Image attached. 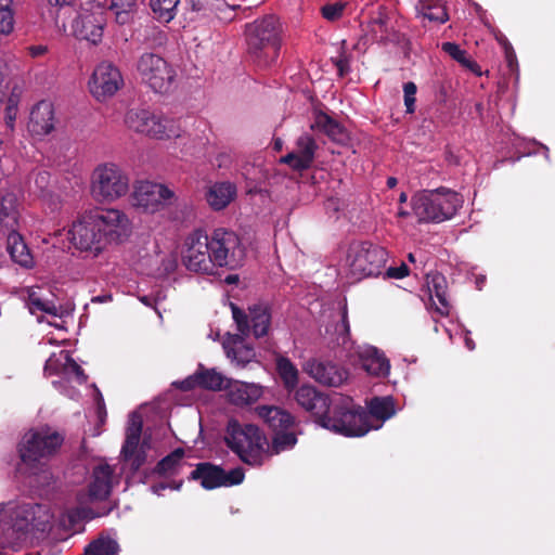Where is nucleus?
<instances>
[{"mask_svg": "<svg viewBox=\"0 0 555 555\" xmlns=\"http://www.w3.org/2000/svg\"><path fill=\"white\" fill-rule=\"evenodd\" d=\"M129 220L118 209L94 208L83 212L68 231L73 246L81 251L100 253L107 243L127 235Z\"/></svg>", "mask_w": 555, "mask_h": 555, "instance_id": "obj_1", "label": "nucleus"}, {"mask_svg": "<svg viewBox=\"0 0 555 555\" xmlns=\"http://www.w3.org/2000/svg\"><path fill=\"white\" fill-rule=\"evenodd\" d=\"M246 52L260 68L275 64L282 47V27L275 15H266L245 26Z\"/></svg>", "mask_w": 555, "mask_h": 555, "instance_id": "obj_2", "label": "nucleus"}, {"mask_svg": "<svg viewBox=\"0 0 555 555\" xmlns=\"http://www.w3.org/2000/svg\"><path fill=\"white\" fill-rule=\"evenodd\" d=\"M223 441L247 466L259 468L268 457V439L257 425L231 418L225 426Z\"/></svg>", "mask_w": 555, "mask_h": 555, "instance_id": "obj_3", "label": "nucleus"}, {"mask_svg": "<svg viewBox=\"0 0 555 555\" xmlns=\"http://www.w3.org/2000/svg\"><path fill=\"white\" fill-rule=\"evenodd\" d=\"M462 204V195L444 186L421 191L411 199L413 215L420 223H440L449 220Z\"/></svg>", "mask_w": 555, "mask_h": 555, "instance_id": "obj_4", "label": "nucleus"}, {"mask_svg": "<svg viewBox=\"0 0 555 555\" xmlns=\"http://www.w3.org/2000/svg\"><path fill=\"white\" fill-rule=\"evenodd\" d=\"M0 515H3V534L8 542H16L25 538L29 530L46 531L50 515L41 504H0Z\"/></svg>", "mask_w": 555, "mask_h": 555, "instance_id": "obj_5", "label": "nucleus"}, {"mask_svg": "<svg viewBox=\"0 0 555 555\" xmlns=\"http://www.w3.org/2000/svg\"><path fill=\"white\" fill-rule=\"evenodd\" d=\"M325 417L330 418L335 426H321L322 428L346 437H361L371 429L366 412L361 406H356L349 397L331 396V404Z\"/></svg>", "mask_w": 555, "mask_h": 555, "instance_id": "obj_6", "label": "nucleus"}, {"mask_svg": "<svg viewBox=\"0 0 555 555\" xmlns=\"http://www.w3.org/2000/svg\"><path fill=\"white\" fill-rule=\"evenodd\" d=\"M64 441L63 436L50 430H30L26 433L17 446L21 463L36 468L41 460L56 453Z\"/></svg>", "mask_w": 555, "mask_h": 555, "instance_id": "obj_7", "label": "nucleus"}, {"mask_svg": "<svg viewBox=\"0 0 555 555\" xmlns=\"http://www.w3.org/2000/svg\"><path fill=\"white\" fill-rule=\"evenodd\" d=\"M129 189L128 173L114 163L99 165L92 173L91 191L99 201L113 202L125 196Z\"/></svg>", "mask_w": 555, "mask_h": 555, "instance_id": "obj_8", "label": "nucleus"}, {"mask_svg": "<svg viewBox=\"0 0 555 555\" xmlns=\"http://www.w3.org/2000/svg\"><path fill=\"white\" fill-rule=\"evenodd\" d=\"M350 274L358 281L378 276L388 258L387 250L371 242H359L351 245L349 250Z\"/></svg>", "mask_w": 555, "mask_h": 555, "instance_id": "obj_9", "label": "nucleus"}, {"mask_svg": "<svg viewBox=\"0 0 555 555\" xmlns=\"http://www.w3.org/2000/svg\"><path fill=\"white\" fill-rule=\"evenodd\" d=\"M125 122L129 129L157 140L180 135V128L176 120L149 109H130L126 114Z\"/></svg>", "mask_w": 555, "mask_h": 555, "instance_id": "obj_10", "label": "nucleus"}, {"mask_svg": "<svg viewBox=\"0 0 555 555\" xmlns=\"http://www.w3.org/2000/svg\"><path fill=\"white\" fill-rule=\"evenodd\" d=\"M209 245L216 268L236 269L242 266L246 249L235 232L223 228L215 229L209 236Z\"/></svg>", "mask_w": 555, "mask_h": 555, "instance_id": "obj_11", "label": "nucleus"}, {"mask_svg": "<svg viewBox=\"0 0 555 555\" xmlns=\"http://www.w3.org/2000/svg\"><path fill=\"white\" fill-rule=\"evenodd\" d=\"M230 306L236 328L243 336H248L250 333L255 338L268 336L272 320L271 306L268 302L249 306L248 313L235 304Z\"/></svg>", "mask_w": 555, "mask_h": 555, "instance_id": "obj_12", "label": "nucleus"}, {"mask_svg": "<svg viewBox=\"0 0 555 555\" xmlns=\"http://www.w3.org/2000/svg\"><path fill=\"white\" fill-rule=\"evenodd\" d=\"M182 262L190 271L215 273L216 263L210 255L209 236L204 231L196 230L185 238Z\"/></svg>", "mask_w": 555, "mask_h": 555, "instance_id": "obj_13", "label": "nucleus"}, {"mask_svg": "<svg viewBox=\"0 0 555 555\" xmlns=\"http://www.w3.org/2000/svg\"><path fill=\"white\" fill-rule=\"evenodd\" d=\"M137 70L145 83L155 92H167L176 73L169 63L159 54L143 53L137 62Z\"/></svg>", "mask_w": 555, "mask_h": 555, "instance_id": "obj_14", "label": "nucleus"}, {"mask_svg": "<svg viewBox=\"0 0 555 555\" xmlns=\"http://www.w3.org/2000/svg\"><path fill=\"white\" fill-rule=\"evenodd\" d=\"M244 478L245 473L242 467L225 472L221 466L210 462L198 463L189 477L191 480H198L206 490L237 486L244 481Z\"/></svg>", "mask_w": 555, "mask_h": 555, "instance_id": "obj_15", "label": "nucleus"}, {"mask_svg": "<svg viewBox=\"0 0 555 555\" xmlns=\"http://www.w3.org/2000/svg\"><path fill=\"white\" fill-rule=\"evenodd\" d=\"M296 403L307 413L319 426H332L334 423L325 417L331 404V396L311 385H301L295 391Z\"/></svg>", "mask_w": 555, "mask_h": 555, "instance_id": "obj_16", "label": "nucleus"}, {"mask_svg": "<svg viewBox=\"0 0 555 555\" xmlns=\"http://www.w3.org/2000/svg\"><path fill=\"white\" fill-rule=\"evenodd\" d=\"M173 198V191L160 183L139 181L134 186L133 205L146 212L160 210L165 205L171 204Z\"/></svg>", "mask_w": 555, "mask_h": 555, "instance_id": "obj_17", "label": "nucleus"}, {"mask_svg": "<svg viewBox=\"0 0 555 555\" xmlns=\"http://www.w3.org/2000/svg\"><path fill=\"white\" fill-rule=\"evenodd\" d=\"M95 11H79L72 22L73 34L80 40H87L93 44L101 42L104 25L106 23L104 5L98 3Z\"/></svg>", "mask_w": 555, "mask_h": 555, "instance_id": "obj_18", "label": "nucleus"}, {"mask_svg": "<svg viewBox=\"0 0 555 555\" xmlns=\"http://www.w3.org/2000/svg\"><path fill=\"white\" fill-rule=\"evenodd\" d=\"M142 420L132 415L126 429V439L121 448L125 461L130 462L131 469L138 472L146 462L145 441L140 444L142 435Z\"/></svg>", "mask_w": 555, "mask_h": 555, "instance_id": "obj_19", "label": "nucleus"}, {"mask_svg": "<svg viewBox=\"0 0 555 555\" xmlns=\"http://www.w3.org/2000/svg\"><path fill=\"white\" fill-rule=\"evenodd\" d=\"M122 85L119 68L111 62L100 63L89 82L90 91L98 100L114 95Z\"/></svg>", "mask_w": 555, "mask_h": 555, "instance_id": "obj_20", "label": "nucleus"}, {"mask_svg": "<svg viewBox=\"0 0 555 555\" xmlns=\"http://www.w3.org/2000/svg\"><path fill=\"white\" fill-rule=\"evenodd\" d=\"M318 144L312 135L304 133L295 143V150L281 157L280 163L289 166L293 170L304 171L309 169L315 157Z\"/></svg>", "mask_w": 555, "mask_h": 555, "instance_id": "obj_21", "label": "nucleus"}, {"mask_svg": "<svg viewBox=\"0 0 555 555\" xmlns=\"http://www.w3.org/2000/svg\"><path fill=\"white\" fill-rule=\"evenodd\" d=\"M305 371L315 382L328 387H339L348 377V372L340 365L315 359L306 362Z\"/></svg>", "mask_w": 555, "mask_h": 555, "instance_id": "obj_22", "label": "nucleus"}, {"mask_svg": "<svg viewBox=\"0 0 555 555\" xmlns=\"http://www.w3.org/2000/svg\"><path fill=\"white\" fill-rule=\"evenodd\" d=\"M362 369L375 377H386L390 372V362L385 353L374 346H366L358 352Z\"/></svg>", "mask_w": 555, "mask_h": 555, "instance_id": "obj_23", "label": "nucleus"}, {"mask_svg": "<svg viewBox=\"0 0 555 555\" xmlns=\"http://www.w3.org/2000/svg\"><path fill=\"white\" fill-rule=\"evenodd\" d=\"M54 109L49 101L38 102L30 112L28 129L36 135H47L54 129Z\"/></svg>", "mask_w": 555, "mask_h": 555, "instance_id": "obj_24", "label": "nucleus"}, {"mask_svg": "<svg viewBox=\"0 0 555 555\" xmlns=\"http://www.w3.org/2000/svg\"><path fill=\"white\" fill-rule=\"evenodd\" d=\"M256 413L273 434L284 429H292L295 426V417L289 412L279 406L258 405Z\"/></svg>", "mask_w": 555, "mask_h": 555, "instance_id": "obj_25", "label": "nucleus"}, {"mask_svg": "<svg viewBox=\"0 0 555 555\" xmlns=\"http://www.w3.org/2000/svg\"><path fill=\"white\" fill-rule=\"evenodd\" d=\"M426 280L429 297L435 305V310L440 315H449L451 306L448 298L447 279L437 272L428 274Z\"/></svg>", "mask_w": 555, "mask_h": 555, "instance_id": "obj_26", "label": "nucleus"}, {"mask_svg": "<svg viewBox=\"0 0 555 555\" xmlns=\"http://www.w3.org/2000/svg\"><path fill=\"white\" fill-rule=\"evenodd\" d=\"M114 469L108 464H101L93 468L92 481L89 485V495L94 500H105L112 491Z\"/></svg>", "mask_w": 555, "mask_h": 555, "instance_id": "obj_27", "label": "nucleus"}, {"mask_svg": "<svg viewBox=\"0 0 555 555\" xmlns=\"http://www.w3.org/2000/svg\"><path fill=\"white\" fill-rule=\"evenodd\" d=\"M311 128H317L326 134L332 141L344 144L349 140L346 128L326 113L319 112L315 115Z\"/></svg>", "mask_w": 555, "mask_h": 555, "instance_id": "obj_28", "label": "nucleus"}, {"mask_svg": "<svg viewBox=\"0 0 555 555\" xmlns=\"http://www.w3.org/2000/svg\"><path fill=\"white\" fill-rule=\"evenodd\" d=\"M236 188L230 182H216L206 192V201L214 210L225 208L235 197Z\"/></svg>", "mask_w": 555, "mask_h": 555, "instance_id": "obj_29", "label": "nucleus"}, {"mask_svg": "<svg viewBox=\"0 0 555 555\" xmlns=\"http://www.w3.org/2000/svg\"><path fill=\"white\" fill-rule=\"evenodd\" d=\"M18 199L15 193L7 192L0 197V225L13 231L18 225Z\"/></svg>", "mask_w": 555, "mask_h": 555, "instance_id": "obj_30", "label": "nucleus"}, {"mask_svg": "<svg viewBox=\"0 0 555 555\" xmlns=\"http://www.w3.org/2000/svg\"><path fill=\"white\" fill-rule=\"evenodd\" d=\"M262 395V388L256 384L235 383L229 387V400L235 405H249Z\"/></svg>", "mask_w": 555, "mask_h": 555, "instance_id": "obj_31", "label": "nucleus"}, {"mask_svg": "<svg viewBox=\"0 0 555 555\" xmlns=\"http://www.w3.org/2000/svg\"><path fill=\"white\" fill-rule=\"evenodd\" d=\"M8 251L11 259L22 267L28 268L33 263L30 251L23 241V237L17 233L16 229L9 231L8 235Z\"/></svg>", "mask_w": 555, "mask_h": 555, "instance_id": "obj_32", "label": "nucleus"}, {"mask_svg": "<svg viewBox=\"0 0 555 555\" xmlns=\"http://www.w3.org/2000/svg\"><path fill=\"white\" fill-rule=\"evenodd\" d=\"M415 9L418 15L429 22L444 24L449 20V14L442 0H420Z\"/></svg>", "mask_w": 555, "mask_h": 555, "instance_id": "obj_33", "label": "nucleus"}, {"mask_svg": "<svg viewBox=\"0 0 555 555\" xmlns=\"http://www.w3.org/2000/svg\"><path fill=\"white\" fill-rule=\"evenodd\" d=\"M389 16L387 9L384 5H379L371 16L369 22L370 31L374 35L377 41L386 42L389 35Z\"/></svg>", "mask_w": 555, "mask_h": 555, "instance_id": "obj_34", "label": "nucleus"}, {"mask_svg": "<svg viewBox=\"0 0 555 555\" xmlns=\"http://www.w3.org/2000/svg\"><path fill=\"white\" fill-rule=\"evenodd\" d=\"M184 456L182 448L175 449L171 453L163 457L155 466L154 473L159 476H175L179 473V468Z\"/></svg>", "mask_w": 555, "mask_h": 555, "instance_id": "obj_35", "label": "nucleus"}, {"mask_svg": "<svg viewBox=\"0 0 555 555\" xmlns=\"http://www.w3.org/2000/svg\"><path fill=\"white\" fill-rule=\"evenodd\" d=\"M396 413L395 402L391 397H375L369 404V418L375 417L380 421L389 420Z\"/></svg>", "mask_w": 555, "mask_h": 555, "instance_id": "obj_36", "label": "nucleus"}, {"mask_svg": "<svg viewBox=\"0 0 555 555\" xmlns=\"http://www.w3.org/2000/svg\"><path fill=\"white\" fill-rule=\"evenodd\" d=\"M118 543L114 539L104 535H100L85 548V555H118Z\"/></svg>", "mask_w": 555, "mask_h": 555, "instance_id": "obj_37", "label": "nucleus"}, {"mask_svg": "<svg viewBox=\"0 0 555 555\" xmlns=\"http://www.w3.org/2000/svg\"><path fill=\"white\" fill-rule=\"evenodd\" d=\"M197 379H199V387L208 390H221L224 386V376L217 372L215 369H204L199 365L197 370Z\"/></svg>", "mask_w": 555, "mask_h": 555, "instance_id": "obj_38", "label": "nucleus"}, {"mask_svg": "<svg viewBox=\"0 0 555 555\" xmlns=\"http://www.w3.org/2000/svg\"><path fill=\"white\" fill-rule=\"evenodd\" d=\"M179 2L180 0H151L150 7L158 21L169 23L176 16Z\"/></svg>", "mask_w": 555, "mask_h": 555, "instance_id": "obj_39", "label": "nucleus"}, {"mask_svg": "<svg viewBox=\"0 0 555 555\" xmlns=\"http://www.w3.org/2000/svg\"><path fill=\"white\" fill-rule=\"evenodd\" d=\"M276 370L286 388H294L298 383V370L286 357L276 359Z\"/></svg>", "mask_w": 555, "mask_h": 555, "instance_id": "obj_40", "label": "nucleus"}, {"mask_svg": "<svg viewBox=\"0 0 555 555\" xmlns=\"http://www.w3.org/2000/svg\"><path fill=\"white\" fill-rule=\"evenodd\" d=\"M27 306L31 314L43 312L52 317H59V308L51 300L43 299L37 292H30L28 295Z\"/></svg>", "mask_w": 555, "mask_h": 555, "instance_id": "obj_41", "label": "nucleus"}, {"mask_svg": "<svg viewBox=\"0 0 555 555\" xmlns=\"http://www.w3.org/2000/svg\"><path fill=\"white\" fill-rule=\"evenodd\" d=\"M296 443V434L292 429H284L273 435L271 442V452L273 454H279L283 451L293 449Z\"/></svg>", "mask_w": 555, "mask_h": 555, "instance_id": "obj_42", "label": "nucleus"}, {"mask_svg": "<svg viewBox=\"0 0 555 555\" xmlns=\"http://www.w3.org/2000/svg\"><path fill=\"white\" fill-rule=\"evenodd\" d=\"M227 353L228 357L232 358V360L235 361L236 364L241 367L246 366L256 357L254 348L245 345L243 339H241L238 343L235 341L234 347L228 350Z\"/></svg>", "mask_w": 555, "mask_h": 555, "instance_id": "obj_43", "label": "nucleus"}, {"mask_svg": "<svg viewBox=\"0 0 555 555\" xmlns=\"http://www.w3.org/2000/svg\"><path fill=\"white\" fill-rule=\"evenodd\" d=\"M14 28L13 0H0V35H9Z\"/></svg>", "mask_w": 555, "mask_h": 555, "instance_id": "obj_44", "label": "nucleus"}, {"mask_svg": "<svg viewBox=\"0 0 555 555\" xmlns=\"http://www.w3.org/2000/svg\"><path fill=\"white\" fill-rule=\"evenodd\" d=\"M63 373L67 376H74L79 384H83L88 379L82 367L68 354L65 357Z\"/></svg>", "mask_w": 555, "mask_h": 555, "instance_id": "obj_45", "label": "nucleus"}, {"mask_svg": "<svg viewBox=\"0 0 555 555\" xmlns=\"http://www.w3.org/2000/svg\"><path fill=\"white\" fill-rule=\"evenodd\" d=\"M331 61L337 68L339 77L343 78L350 73V55L345 51V41L341 43L338 55L336 57H332Z\"/></svg>", "mask_w": 555, "mask_h": 555, "instance_id": "obj_46", "label": "nucleus"}, {"mask_svg": "<svg viewBox=\"0 0 555 555\" xmlns=\"http://www.w3.org/2000/svg\"><path fill=\"white\" fill-rule=\"evenodd\" d=\"M345 9L344 2L326 3L321 8V14L325 20L334 22L343 16Z\"/></svg>", "mask_w": 555, "mask_h": 555, "instance_id": "obj_47", "label": "nucleus"}, {"mask_svg": "<svg viewBox=\"0 0 555 555\" xmlns=\"http://www.w3.org/2000/svg\"><path fill=\"white\" fill-rule=\"evenodd\" d=\"M441 50L450 55L453 60H455L461 65L466 62L468 54L465 50H462L459 44L454 42H443L441 44Z\"/></svg>", "mask_w": 555, "mask_h": 555, "instance_id": "obj_48", "label": "nucleus"}, {"mask_svg": "<svg viewBox=\"0 0 555 555\" xmlns=\"http://www.w3.org/2000/svg\"><path fill=\"white\" fill-rule=\"evenodd\" d=\"M416 91L417 87L413 81H408L403 85L404 105L406 107V113L409 114L415 112Z\"/></svg>", "mask_w": 555, "mask_h": 555, "instance_id": "obj_49", "label": "nucleus"}, {"mask_svg": "<svg viewBox=\"0 0 555 555\" xmlns=\"http://www.w3.org/2000/svg\"><path fill=\"white\" fill-rule=\"evenodd\" d=\"M47 2L54 8H57L55 13L56 23L62 22V26L66 27V17L62 16L63 10H69L75 5L76 0H47Z\"/></svg>", "mask_w": 555, "mask_h": 555, "instance_id": "obj_50", "label": "nucleus"}, {"mask_svg": "<svg viewBox=\"0 0 555 555\" xmlns=\"http://www.w3.org/2000/svg\"><path fill=\"white\" fill-rule=\"evenodd\" d=\"M111 7L116 10L117 18L124 23L122 15L134 10L135 0H112Z\"/></svg>", "mask_w": 555, "mask_h": 555, "instance_id": "obj_51", "label": "nucleus"}, {"mask_svg": "<svg viewBox=\"0 0 555 555\" xmlns=\"http://www.w3.org/2000/svg\"><path fill=\"white\" fill-rule=\"evenodd\" d=\"M145 33V41L152 40V43L155 46H163L167 41L166 33L155 26L147 27Z\"/></svg>", "mask_w": 555, "mask_h": 555, "instance_id": "obj_52", "label": "nucleus"}, {"mask_svg": "<svg viewBox=\"0 0 555 555\" xmlns=\"http://www.w3.org/2000/svg\"><path fill=\"white\" fill-rule=\"evenodd\" d=\"M34 182L40 193H44L50 184V173L46 170L33 172Z\"/></svg>", "mask_w": 555, "mask_h": 555, "instance_id": "obj_53", "label": "nucleus"}, {"mask_svg": "<svg viewBox=\"0 0 555 555\" xmlns=\"http://www.w3.org/2000/svg\"><path fill=\"white\" fill-rule=\"evenodd\" d=\"M409 273V267L402 262L399 267H389L385 272V276L387 279H403L408 276Z\"/></svg>", "mask_w": 555, "mask_h": 555, "instance_id": "obj_54", "label": "nucleus"}, {"mask_svg": "<svg viewBox=\"0 0 555 555\" xmlns=\"http://www.w3.org/2000/svg\"><path fill=\"white\" fill-rule=\"evenodd\" d=\"M176 385L182 391H190V390L194 389L195 387H199V379H197V372L194 375L189 376L188 378L177 383Z\"/></svg>", "mask_w": 555, "mask_h": 555, "instance_id": "obj_55", "label": "nucleus"}, {"mask_svg": "<svg viewBox=\"0 0 555 555\" xmlns=\"http://www.w3.org/2000/svg\"><path fill=\"white\" fill-rule=\"evenodd\" d=\"M336 331L339 332L340 335H346V336H348L350 333V325H349L348 312H347L346 307H344V309L341 311V320H340V323L337 324Z\"/></svg>", "mask_w": 555, "mask_h": 555, "instance_id": "obj_56", "label": "nucleus"}, {"mask_svg": "<svg viewBox=\"0 0 555 555\" xmlns=\"http://www.w3.org/2000/svg\"><path fill=\"white\" fill-rule=\"evenodd\" d=\"M206 3L207 1L206 0H186V4L188 7L191 9V11L193 12H202V11H205L206 9Z\"/></svg>", "mask_w": 555, "mask_h": 555, "instance_id": "obj_57", "label": "nucleus"}, {"mask_svg": "<svg viewBox=\"0 0 555 555\" xmlns=\"http://www.w3.org/2000/svg\"><path fill=\"white\" fill-rule=\"evenodd\" d=\"M505 43H506V47H505V57H506L508 67L512 69L513 66H514V63L516 62V54H515L511 43L509 42H505Z\"/></svg>", "mask_w": 555, "mask_h": 555, "instance_id": "obj_58", "label": "nucleus"}, {"mask_svg": "<svg viewBox=\"0 0 555 555\" xmlns=\"http://www.w3.org/2000/svg\"><path fill=\"white\" fill-rule=\"evenodd\" d=\"M48 51V48L46 46H42V44H38V46H30L28 48V52L29 54L33 56V57H39L43 54H46Z\"/></svg>", "mask_w": 555, "mask_h": 555, "instance_id": "obj_59", "label": "nucleus"}, {"mask_svg": "<svg viewBox=\"0 0 555 555\" xmlns=\"http://www.w3.org/2000/svg\"><path fill=\"white\" fill-rule=\"evenodd\" d=\"M463 67L469 69L470 72L477 74V75H480V66L478 65L477 62H475L474 60H472L469 56L466 59V62H464L462 64Z\"/></svg>", "mask_w": 555, "mask_h": 555, "instance_id": "obj_60", "label": "nucleus"}, {"mask_svg": "<svg viewBox=\"0 0 555 555\" xmlns=\"http://www.w3.org/2000/svg\"><path fill=\"white\" fill-rule=\"evenodd\" d=\"M463 67L469 69L470 72L477 74V75H480V66L478 65L477 62H475L474 60H472L469 56L466 59V62H464L462 64Z\"/></svg>", "mask_w": 555, "mask_h": 555, "instance_id": "obj_61", "label": "nucleus"}, {"mask_svg": "<svg viewBox=\"0 0 555 555\" xmlns=\"http://www.w3.org/2000/svg\"><path fill=\"white\" fill-rule=\"evenodd\" d=\"M15 112L16 107L13 104H9L7 106V115L5 118L8 119V125L12 126L15 120Z\"/></svg>", "mask_w": 555, "mask_h": 555, "instance_id": "obj_62", "label": "nucleus"}, {"mask_svg": "<svg viewBox=\"0 0 555 555\" xmlns=\"http://www.w3.org/2000/svg\"><path fill=\"white\" fill-rule=\"evenodd\" d=\"M169 488V483L167 482H158V483H155L151 487V490L153 491V493L157 494V495H160L162 492L166 489Z\"/></svg>", "mask_w": 555, "mask_h": 555, "instance_id": "obj_63", "label": "nucleus"}, {"mask_svg": "<svg viewBox=\"0 0 555 555\" xmlns=\"http://www.w3.org/2000/svg\"><path fill=\"white\" fill-rule=\"evenodd\" d=\"M5 83H4V76L3 74L0 72V103L3 101L4 96H5Z\"/></svg>", "mask_w": 555, "mask_h": 555, "instance_id": "obj_64", "label": "nucleus"}]
</instances>
